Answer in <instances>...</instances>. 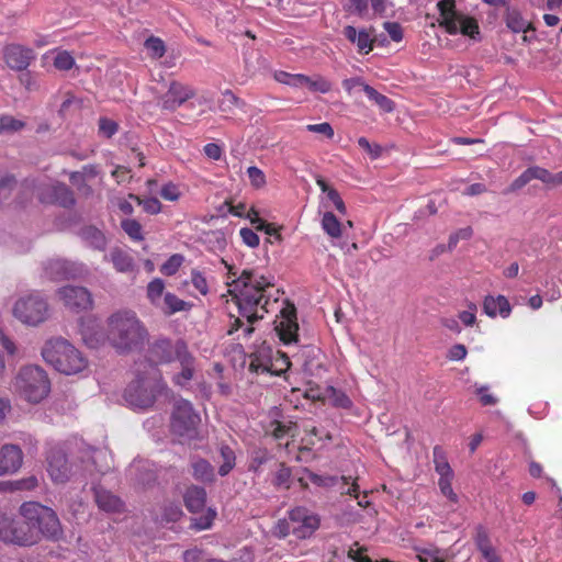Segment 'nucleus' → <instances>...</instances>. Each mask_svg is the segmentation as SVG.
Instances as JSON below:
<instances>
[{
	"mask_svg": "<svg viewBox=\"0 0 562 562\" xmlns=\"http://www.w3.org/2000/svg\"><path fill=\"white\" fill-rule=\"evenodd\" d=\"M189 304L179 299L177 295L167 292L164 296V300L161 302V305H159L157 308H159L165 314H175L177 312H182L189 308Z\"/></svg>",
	"mask_w": 562,
	"mask_h": 562,
	"instance_id": "27",
	"label": "nucleus"
},
{
	"mask_svg": "<svg viewBox=\"0 0 562 562\" xmlns=\"http://www.w3.org/2000/svg\"><path fill=\"white\" fill-rule=\"evenodd\" d=\"M13 387L20 398L38 404L49 395L50 380L41 367L30 364L20 369Z\"/></svg>",
	"mask_w": 562,
	"mask_h": 562,
	"instance_id": "5",
	"label": "nucleus"
},
{
	"mask_svg": "<svg viewBox=\"0 0 562 562\" xmlns=\"http://www.w3.org/2000/svg\"><path fill=\"white\" fill-rule=\"evenodd\" d=\"M243 102L231 90H225L218 101V110L231 112L234 108L240 106Z\"/></svg>",
	"mask_w": 562,
	"mask_h": 562,
	"instance_id": "42",
	"label": "nucleus"
},
{
	"mask_svg": "<svg viewBox=\"0 0 562 562\" xmlns=\"http://www.w3.org/2000/svg\"><path fill=\"white\" fill-rule=\"evenodd\" d=\"M221 459L222 463L218 468V474L221 476L227 475L235 467V452L227 446L221 447Z\"/></svg>",
	"mask_w": 562,
	"mask_h": 562,
	"instance_id": "36",
	"label": "nucleus"
},
{
	"mask_svg": "<svg viewBox=\"0 0 562 562\" xmlns=\"http://www.w3.org/2000/svg\"><path fill=\"white\" fill-rule=\"evenodd\" d=\"M95 502L99 508L106 513H119L123 508L122 501L109 491L95 488Z\"/></svg>",
	"mask_w": 562,
	"mask_h": 562,
	"instance_id": "24",
	"label": "nucleus"
},
{
	"mask_svg": "<svg viewBox=\"0 0 562 562\" xmlns=\"http://www.w3.org/2000/svg\"><path fill=\"white\" fill-rule=\"evenodd\" d=\"M201 418L193 409L192 404L183 398L175 402L171 417L172 431L186 441L200 438L199 425Z\"/></svg>",
	"mask_w": 562,
	"mask_h": 562,
	"instance_id": "7",
	"label": "nucleus"
},
{
	"mask_svg": "<svg viewBox=\"0 0 562 562\" xmlns=\"http://www.w3.org/2000/svg\"><path fill=\"white\" fill-rule=\"evenodd\" d=\"M177 356H181V357H179L178 360L183 366V369H182L181 373L177 374L173 378V380H175L176 384H178L180 386H184L192 379L193 370L190 367L189 357H188L189 353H177Z\"/></svg>",
	"mask_w": 562,
	"mask_h": 562,
	"instance_id": "39",
	"label": "nucleus"
},
{
	"mask_svg": "<svg viewBox=\"0 0 562 562\" xmlns=\"http://www.w3.org/2000/svg\"><path fill=\"white\" fill-rule=\"evenodd\" d=\"M506 21L507 26L516 33L526 32L530 26V22L524 19L517 11H510L507 14Z\"/></svg>",
	"mask_w": 562,
	"mask_h": 562,
	"instance_id": "40",
	"label": "nucleus"
},
{
	"mask_svg": "<svg viewBox=\"0 0 562 562\" xmlns=\"http://www.w3.org/2000/svg\"><path fill=\"white\" fill-rule=\"evenodd\" d=\"M434 462L439 477H453V471L438 447L434 449Z\"/></svg>",
	"mask_w": 562,
	"mask_h": 562,
	"instance_id": "38",
	"label": "nucleus"
},
{
	"mask_svg": "<svg viewBox=\"0 0 562 562\" xmlns=\"http://www.w3.org/2000/svg\"><path fill=\"white\" fill-rule=\"evenodd\" d=\"M47 472L55 483H65L71 475L64 451L59 448H52L47 456Z\"/></svg>",
	"mask_w": 562,
	"mask_h": 562,
	"instance_id": "17",
	"label": "nucleus"
},
{
	"mask_svg": "<svg viewBox=\"0 0 562 562\" xmlns=\"http://www.w3.org/2000/svg\"><path fill=\"white\" fill-rule=\"evenodd\" d=\"M44 271L49 280L59 281L79 277L83 272V267L64 259H52L45 265Z\"/></svg>",
	"mask_w": 562,
	"mask_h": 562,
	"instance_id": "16",
	"label": "nucleus"
},
{
	"mask_svg": "<svg viewBox=\"0 0 562 562\" xmlns=\"http://www.w3.org/2000/svg\"><path fill=\"white\" fill-rule=\"evenodd\" d=\"M239 235L243 243L248 247L256 248L259 246V236L252 229L244 227L239 231Z\"/></svg>",
	"mask_w": 562,
	"mask_h": 562,
	"instance_id": "59",
	"label": "nucleus"
},
{
	"mask_svg": "<svg viewBox=\"0 0 562 562\" xmlns=\"http://www.w3.org/2000/svg\"><path fill=\"white\" fill-rule=\"evenodd\" d=\"M452 479L453 477H439L438 486L441 494L447 497L452 503H458V495L454 493L452 488Z\"/></svg>",
	"mask_w": 562,
	"mask_h": 562,
	"instance_id": "50",
	"label": "nucleus"
},
{
	"mask_svg": "<svg viewBox=\"0 0 562 562\" xmlns=\"http://www.w3.org/2000/svg\"><path fill=\"white\" fill-rule=\"evenodd\" d=\"M316 183L323 193L321 196V206L326 211H330L329 209L335 207L340 214L345 215L347 209L337 190L330 187L321 177L316 179Z\"/></svg>",
	"mask_w": 562,
	"mask_h": 562,
	"instance_id": "22",
	"label": "nucleus"
},
{
	"mask_svg": "<svg viewBox=\"0 0 562 562\" xmlns=\"http://www.w3.org/2000/svg\"><path fill=\"white\" fill-rule=\"evenodd\" d=\"M38 485V480L36 476H29L25 479H21L11 483L12 490H33Z\"/></svg>",
	"mask_w": 562,
	"mask_h": 562,
	"instance_id": "63",
	"label": "nucleus"
},
{
	"mask_svg": "<svg viewBox=\"0 0 562 562\" xmlns=\"http://www.w3.org/2000/svg\"><path fill=\"white\" fill-rule=\"evenodd\" d=\"M193 476L202 482L214 480V469L210 462L203 459H194L191 462Z\"/></svg>",
	"mask_w": 562,
	"mask_h": 562,
	"instance_id": "28",
	"label": "nucleus"
},
{
	"mask_svg": "<svg viewBox=\"0 0 562 562\" xmlns=\"http://www.w3.org/2000/svg\"><path fill=\"white\" fill-rule=\"evenodd\" d=\"M23 123L12 116H2L0 119V133L19 131Z\"/></svg>",
	"mask_w": 562,
	"mask_h": 562,
	"instance_id": "61",
	"label": "nucleus"
},
{
	"mask_svg": "<svg viewBox=\"0 0 562 562\" xmlns=\"http://www.w3.org/2000/svg\"><path fill=\"white\" fill-rule=\"evenodd\" d=\"M20 514L23 522L15 521L10 516L0 513V540L19 546H31L43 536L57 540L63 535V528L56 513L36 502L21 505Z\"/></svg>",
	"mask_w": 562,
	"mask_h": 562,
	"instance_id": "1",
	"label": "nucleus"
},
{
	"mask_svg": "<svg viewBox=\"0 0 562 562\" xmlns=\"http://www.w3.org/2000/svg\"><path fill=\"white\" fill-rule=\"evenodd\" d=\"M58 296L66 307L72 311H87L92 307L91 293L83 286H64L58 290Z\"/></svg>",
	"mask_w": 562,
	"mask_h": 562,
	"instance_id": "12",
	"label": "nucleus"
},
{
	"mask_svg": "<svg viewBox=\"0 0 562 562\" xmlns=\"http://www.w3.org/2000/svg\"><path fill=\"white\" fill-rule=\"evenodd\" d=\"M482 310L490 318L501 317L506 319L510 316L513 307L505 295L487 294L483 297Z\"/></svg>",
	"mask_w": 562,
	"mask_h": 562,
	"instance_id": "20",
	"label": "nucleus"
},
{
	"mask_svg": "<svg viewBox=\"0 0 562 562\" xmlns=\"http://www.w3.org/2000/svg\"><path fill=\"white\" fill-rule=\"evenodd\" d=\"M532 178L538 179L541 182L546 183L550 187H558L561 186L560 182V172L558 173H551L549 170L543 169L541 167L535 166L530 167Z\"/></svg>",
	"mask_w": 562,
	"mask_h": 562,
	"instance_id": "35",
	"label": "nucleus"
},
{
	"mask_svg": "<svg viewBox=\"0 0 562 562\" xmlns=\"http://www.w3.org/2000/svg\"><path fill=\"white\" fill-rule=\"evenodd\" d=\"M160 195L166 201L176 202L180 199L181 192L178 186L169 182L162 186L160 190Z\"/></svg>",
	"mask_w": 562,
	"mask_h": 562,
	"instance_id": "55",
	"label": "nucleus"
},
{
	"mask_svg": "<svg viewBox=\"0 0 562 562\" xmlns=\"http://www.w3.org/2000/svg\"><path fill=\"white\" fill-rule=\"evenodd\" d=\"M383 26H384V30L387 32V34L390 35V37L394 42L402 41L403 32H402V27H401V25L398 23H396V22H385L383 24Z\"/></svg>",
	"mask_w": 562,
	"mask_h": 562,
	"instance_id": "64",
	"label": "nucleus"
},
{
	"mask_svg": "<svg viewBox=\"0 0 562 562\" xmlns=\"http://www.w3.org/2000/svg\"><path fill=\"white\" fill-rule=\"evenodd\" d=\"M215 517H216V510L209 507L204 515L193 519L192 526L196 530L209 529L212 526V522L215 519Z\"/></svg>",
	"mask_w": 562,
	"mask_h": 562,
	"instance_id": "49",
	"label": "nucleus"
},
{
	"mask_svg": "<svg viewBox=\"0 0 562 562\" xmlns=\"http://www.w3.org/2000/svg\"><path fill=\"white\" fill-rule=\"evenodd\" d=\"M473 235V231L470 226L463 227L454 232L449 237V249H453L460 240H468Z\"/></svg>",
	"mask_w": 562,
	"mask_h": 562,
	"instance_id": "54",
	"label": "nucleus"
},
{
	"mask_svg": "<svg viewBox=\"0 0 562 562\" xmlns=\"http://www.w3.org/2000/svg\"><path fill=\"white\" fill-rule=\"evenodd\" d=\"M273 78L280 83L296 88L300 87V80H302L301 74L293 75L285 71H276Z\"/></svg>",
	"mask_w": 562,
	"mask_h": 562,
	"instance_id": "52",
	"label": "nucleus"
},
{
	"mask_svg": "<svg viewBox=\"0 0 562 562\" xmlns=\"http://www.w3.org/2000/svg\"><path fill=\"white\" fill-rule=\"evenodd\" d=\"M355 43L357 44L359 50L366 54H368L373 47L371 36L364 30L359 31L357 41Z\"/></svg>",
	"mask_w": 562,
	"mask_h": 562,
	"instance_id": "60",
	"label": "nucleus"
},
{
	"mask_svg": "<svg viewBox=\"0 0 562 562\" xmlns=\"http://www.w3.org/2000/svg\"><path fill=\"white\" fill-rule=\"evenodd\" d=\"M135 380H133L124 392V400L134 409L150 407L157 395L166 390L161 375L157 368L146 356L135 364Z\"/></svg>",
	"mask_w": 562,
	"mask_h": 562,
	"instance_id": "4",
	"label": "nucleus"
},
{
	"mask_svg": "<svg viewBox=\"0 0 562 562\" xmlns=\"http://www.w3.org/2000/svg\"><path fill=\"white\" fill-rule=\"evenodd\" d=\"M303 480H308L313 484H315L317 486H322V487L334 486V485H336V483L338 481V479L336 476L319 475V474L313 473L311 471L306 472V475L304 477H302L301 481H303Z\"/></svg>",
	"mask_w": 562,
	"mask_h": 562,
	"instance_id": "45",
	"label": "nucleus"
},
{
	"mask_svg": "<svg viewBox=\"0 0 562 562\" xmlns=\"http://www.w3.org/2000/svg\"><path fill=\"white\" fill-rule=\"evenodd\" d=\"M12 313L21 323L36 326L48 318L49 306L42 295L33 292L20 296L13 305Z\"/></svg>",
	"mask_w": 562,
	"mask_h": 562,
	"instance_id": "8",
	"label": "nucleus"
},
{
	"mask_svg": "<svg viewBox=\"0 0 562 562\" xmlns=\"http://www.w3.org/2000/svg\"><path fill=\"white\" fill-rule=\"evenodd\" d=\"M24 454L20 446L4 443L0 447V476L15 474L23 464Z\"/></svg>",
	"mask_w": 562,
	"mask_h": 562,
	"instance_id": "15",
	"label": "nucleus"
},
{
	"mask_svg": "<svg viewBox=\"0 0 562 562\" xmlns=\"http://www.w3.org/2000/svg\"><path fill=\"white\" fill-rule=\"evenodd\" d=\"M111 261L119 272H128L134 269L133 258L125 251L115 249L110 254Z\"/></svg>",
	"mask_w": 562,
	"mask_h": 562,
	"instance_id": "29",
	"label": "nucleus"
},
{
	"mask_svg": "<svg viewBox=\"0 0 562 562\" xmlns=\"http://www.w3.org/2000/svg\"><path fill=\"white\" fill-rule=\"evenodd\" d=\"M437 7L440 14L439 23L449 34H461L474 41L480 38L476 20L458 10L454 0H441Z\"/></svg>",
	"mask_w": 562,
	"mask_h": 562,
	"instance_id": "6",
	"label": "nucleus"
},
{
	"mask_svg": "<svg viewBox=\"0 0 562 562\" xmlns=\"http://www.w3.org/2000/svg\"><path fill=\"white\" fill-rule=\"evenodd\" d=\"M71 347L70 342L64 337H52L49 338L43 351H66Z\"/></svg>",
	"mask_w": 562,
	"mask_h": 562,
	"instance_id": "51",
	"label": "nucleus"
},
{
	"mask_svg": "<svg viewBox=\"0 0 562 562\" xmlns=\"http://www.w3.org/2000/svg\"><path fill=\"white\" fill-rule=\"evenodd\" d=\"M246 173L252 188L262 189L267 184L266 175L258 167H248Z\"/></svg>",
	"mask_w": 562,
	"mask_h": 562,
	"instance_id": "43",
	"label": "nucleus"
},
{
	"mask_svg": "<svg viewBox=\"0 0 562 562\" xmlns=\"http://www.w3.org/2000/svg\"><path fill=\"white\" fill-rule=\"evenodd\" d=\"M147 54L151 58H160L166 53V47L164 42L159 37L151 36L145 41L144 44Z\"/></svg>",
	"mask_w": 562,
	"mask_h": 562,
	"instance_id": "41",
	"label": "nucleus"
},
{
	"mask_svg": "<svg viewBox=\"0 0 562 562\" xmlns=\"http://www.w3.org/2000/svg\"><path fill=\"white\" fill-rule=\"evenodd\" d=\"M225 267L228 269L229 292L234 293L240 314L249 322H255L263 317V313L268 312V300L265 296L266 288L272 284L271 279L258 272L243 271L238 278H233L236 272L233 267L228 266L224 260Z\"/></svg>",
	"mask_w": 562,
	"mask_h": 562,
	"instance_id": "3",
	"label": "nucleus"
},
{
	"mask_svg": "<svg viewBox=\"0 0 562 562\" xmlns=\"http://www.w3.org/2000/svg\"><path fill=\"white\" fill-rule=\"evenodd\" d=\"M276 330L284 346H292L300 341L296 323V311L294 305L286 304L281 308L280 315L274 321Z\"/></svg>",
	"mask_w": 562,
	"mask_h": 562,
	"instance_id": "9",
	"label": "nucleus"
},
{
	"mask_svg": "<svg viewBox=\"0 0 562 562\" xmlns=\"http://www.w3.org/2000/svg\"><path fill=\"white\" fill-rule=\"evenodd\" d=\"M306 396L314 401L329 402L334 406L341 408H349L352 405L351 400L344 392L331 385H327L324 389L310 387L306 391Z\"/></svg>",
	"mask_w": 562,
	"mask_h": 562,
	"instance_id": "19",
	"label": "nucleus"
},
{
	"mask_svg": "<svg viewBox=\"0 0 562 562\" xmlns=\"http://www.w3.org/2000/svg\"><path fill=\"white\" fill-rule=\"evenodd\" d=\"M82 238L87 244L98 250L106 247V238L104 234L95 227H87L82 231Z\"/></svg>",
	"mask_w": 562,
	"mask_h": 562,
	"instance_id": "30",
	"label": "nucleus"
},
{
	"mask_svg": "<svg viewBox=\"0 0 562 562\" xmlns=\"http://www.w3.org/2000/svg\"><path fill=\"white\" fill-rule=\"evenodd\" d=\"M321 225L323 231L333 239L340 238L344 226L331 211H325L322 215Z\"/></svg>",
	"mask_w": 562,
	"mask_h": 562,
	"instance_id": "25",
	"label": "nucleus"
},
{
	"mask_svg": "<svg viewBox=\"0 0 562 562\" xmlns=\"http://www.w3.org/2000/svg\"><path fill=\"white\" fill-rule=\"evenodd\" d=\"M292 533L299 539L311 537L319 527V518L310 509L299 506L289 512Z\"/></svg>",
	"mask_w": 562,
	"mask_h": 562,
	"instance_id": "10",
	"label": "nucleus"
},
{
	"mask_svg": "<svg viewBox=\"0 0 562 562\" xmlns=\"http://www.w3.org/2000/svg\"><path fill=\"white\" fill-rule=\"evenodd\" d=\"M105 324V334L92 327L82 329L81 337L87 348L137 351L144 349L148 344V333L133 310L120 308L112 312Z\"/></svg>",
	"mask_w": 562,
	"mask_h": 562,
	"instance_id": "2",
	"label": "nucleus"
},
{
	"mask_svg": "<svg viewBox=\"0 0 562 562\" xmlns=\"http://www.w3.org/2000/svg\"><path fill=\"white\" fill-rule=\"evenodd\" d=\"M474 393L483 406H493L498 403V398L493 393H491L487 385H475Z\"/></svg>",
	"mask_w": 562,
	"mask_h": 562,
	"instance_id": "46",
	"label": "nucleus"
},
{
	"mask_svg": "<svg viewBox=\"0 0 562 562\" xmlns=\"http://www.w3.org/2000/svg\"><path fill=\"white\" fill-rule=\"evenodd\" d=\"M183 261L184 258L182 255L175 254L161 266L160 271L165 276H173L179 270Z\"/></svg>",
	"mask_w": 562,
	"mask_h": 562,
	"instance_id": "47",
	"label": "nucleus"
},
{
	"mask_svg": "<svg viewBox=\"0 0 562 562\" xmlns=\"http://www.w3.org/2000/svg\"><path fill=\"white\" fill-rule=\"evenodd\" d=\"M183 501L189 512L199 513L205 506L206 492L203 487L192 485L186 491Z\"/></svg>",
	"mask_w": 562,
	"mask_h": 562,
	"instance_id": "23",
	"label": "nucleus"
},
{
	"mask_svg": "<svg viewBox=\"0 0 562 562\" xmlns=\"http://www.w3.org/2000/svg\"><path fill=\"white\" fill-rule=\"evenodd\" d=\"M301 78H302V80H300V87H306L311 91L326 93L331 88L330 82L319 76L311 78V77L301 75Z\"/></svg>",
	"mask_w": 562,
	"mask_h": 562,
	"instance_id": "32",
	"label": "nucleus"
},
{
	"mask_svg": "<svg viewBox=\"0 0 562 562\" xmlns=\"http://www.w3.org/2000/svg\"><path fill=\"white\" fill-rule=\"evenodd\" d=\"M38 198L44 203H56L64 207L75 204L72 192L61 183H49L38 188Z\"/></svg>",
	"mask_w": 562,
	"mask_h": 562,
	"instance_id": "14",
	"label": "nucleus"
},
{
	"mask_svg": "<svg viewBox=\"0 0 562 562\" xmlns=\"http://www.w3.org/2000/svg\"><path fill=\"white\" fill-rule=\"evenodd\" d=\"M48 54L53 55V64L59 70H69L75 65L72 55L67 50H52Z\"/></svg>",
	"mask_w": 562,
	"mask_h": 562,
	"instance_id": "37",
	"label": "nucleus"
},
{
	"mask_svg": "<svg viewBox=\"0 0 562 562\" xmlns=\"http://www.w3.org/2000/svg\"><path fill=\"white\" fill-rule=\"evenodd\" d=\"M128 198L135 200L148 214H158L161 211V204L157 198L140 199L134 194H130Z\"/></svg>",
	"mask_w": 562,
	"mask_h": 562,
	"instance_id": "44",
	"label": "nucleus"
},
{
	"mask_svg": "<svg viewBox=\"0 0 562 562\" xmlns=\"http://www.w3.org/2000/svg\"><path fill=\"white\" fill-rule=\"evenodd\" d=\"M364 93L373 101L383 112L390 113L394 110V103L386 95L378 92L373 87L366 86Z\"/></svg>",
	"mask_w": 562,
	"mask_h": 562,
	"instance_id": "31",
	"label": "nucleus"
},
{
	"mask_svg": "<svg viewBox=\"0 0 562 562\" xmlns=\"http://www.w3.org/2000/svg\"><path fill=\"white\" fill-rule=\"evenodd\" d=\"M477 305L474 302L468 301L465 308L458 312L457 317L460 324L465 327H472L476 324Z\"/></svg>",
	"mask_w": 562,
	"mask_h": 562,
	"instance_id": "34",
	"label": "nucleus"
},
{
	"mask_svg": "<svg viewBox=\"0 0 562 562\" xmlns=\"http://www.w3.org/2000/svg\"><path fill=\"white\" fill-rule=\"evenodd\" d=\"M272 533L278 538H285L286 536L292 533V525L290 517L288 519H279L272 529Z\"/></svg>",
	"mask_w": 562,
	"mask_h": 562,
	"instance_id": "56",
	"label": "nucleus"
},
{
	"mask_svg": "<svg viewBox=\"0 0 562 562\" xmlns=\"http://www.w3.org/2000/svg\"><path fill=\"white\" fill-rule=\"evenodd\" d=\"M306 130L312 133H318L325 135L327 138L334 137V128L329 123L308 124Z\"/></svg>",
	"mask_w": 562,
	"mask_h": 562,
	"instance_id": "62",
	"label": "nucleus"
},
{
	"mask_svg": "<svg viewBox=\"0 0 562 562\" xmlns=\"http://www.w3.org/2000/svg\"><path fill=\"white\" fill-rule=\"evenodd\" d=\"M192 285L202 294L206 295L209 292V284L204 274L199 270H192L191 272Z\"/></svg>",
	"mask_w": 562,
	"mask_h": 562,
	"instance_id": "53",
	"label": "nucleus"
},
{
	"mask_svg": "<svg viewBox=\"0 0 562 562\" xmlns=\"http://www.w3.org/2000/svg\"><path fill=\"white\" fill-rule=\"evenodd\" d=\"M358 145L366 150L372 159H376L381 156V146L378 144H371L366 137H360L358 139Z\"/></svg>",
	"mask_w": 562,
	"mask_h": 562,
	"instance_id": "57",
	"label": "nucleus"
},
{
	"mask_svg": "<svg viewBox=\"0 0 562 562\" xmlns=\"http://www.w3.org/2000/svg\"><path fill=\"white\" fill-rule=\"evenodd\" d=\"M165 281L160 278H155L147 284L146 295L150 304L155 307L161 305L164 296L167 293L165 292Z\"/></svg>",
	"mask_w": 562,
	"mask_h": 562,
	"instance_id": "26",
	"label": "nucleus"
},
{
	"mask_svg": "<svg viewBox=\"0 0 562 562\" xmlns=\"http://www.w3.org/2000/svg\"><path fill=\"white\" fill-rule=\"evenodd\" d=\"M38 198L44 203H56L64 207L75 204L72 192L61 183H49L38 188Z\"/></svg>",
	"mask_w": 562,
	"mask_h": 562,
	"instance_id": "13",
	"label": "nucleus"
},
{
	"mask_svg": "<svg viewBox=\"0 0 562 562\" xmlns=\"http://www.w3.org/2000/svg\"><path fill=\"white\" fill-rule=\"evenodd\" d=\"M122 228L123 231L134 240H142L143 234H142V225L136 221L132 218H127L122 221Z\"/></svg>",
	"mask_w": 562,
	"mask_h": 562,
	"instance_id": "48",
	"label": "nucleus"
},
{
	"mask_svg": "<svg viewBox=\"0 0 562 562\" xmlns=\"http://www.w3.org/2000/svg\"><path fill=\"white\" fill-rule=\"evenodd\" d=\"M271 434L276 439L294 438L296 436L297 426L292 422H274L272 424Z\"/></svg>",
	"mask_w": 562,
	"mask_h": 562,
	"instance_id": "33",
	"label": "nucleus"
},
{
	"mask_svg": "<svg viewBox=\"0 0 562 562\" xmlns=\"http://www.w3.org/2000/svg\"><path fill=\"white\" fill-rule=\"evenodd\" d=\"M366 86L368 85L361 78H349L342 81V87L349 94H355L360 90L364 92Z\"/></svg>",
	"mask_w": 562,
	"mask_h": 562,
	"instance_id": "58",
	"label": "nucleus"
},
{
	"mask_svg": "<svg viewBox=\"0 0 562 562\" xmlns=\"http://www.w3.org/2000/svg\"><path fill=\"white\" fill-rule=\"evenodd\" d=\"M43 356L49 366L66 375L79 373L88 366L83 353H43Z\"/></svg>",
	"mask_w": 562,
	"mask_h": 562,
	"instance_id": "11",
	"label": "nucleus"
},
{
	"mask_svg": "<svg viewBox=\"0 0 562 562\" xmlns=\"http://www.w3.org/2000/svg\"><path fill=\"white\" fill-rule=\"evenodd\" d=\"M194 95V91L182 83L172 82L162 98V106L175 110Z\"/></svg>",
	"mask_w": 562,
	"mask_h": 562,
	"instance_id": "21",
	"label": "nucleus"
},
{
	"mask_svg": "<svg viewBox=\"0 0 562 562\" xmlns=\"http://www.w3.org/2000/svg\"><path fill=\"white\" fill-rule=\"evenodd\" d=\"M34 58L33 50L19 44H11L3 48V59L13 70H24Z\"/></svg>",
	"mask_w": 562,
	"mask_h": 562,
	"instance_id": "18",
	"label": "nucleus"
}]
</instances>
